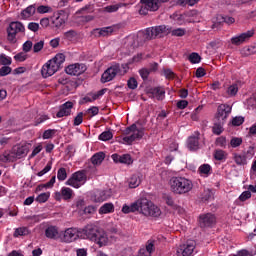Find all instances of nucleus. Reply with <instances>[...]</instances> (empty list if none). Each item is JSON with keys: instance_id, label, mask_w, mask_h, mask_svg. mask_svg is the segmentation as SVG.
<instances>
[{"instance_id": "nucleus-5", "label": "nucleus", "mask_w": 256, "mask_h": 256, "mask_svg": "<svg viewBox=\"0 0 256 256\" xmlns=\"http://www.w3.org/2000/svg\"><path fill=\"white\" fill-rule=\"evenodd\" d=\"M25 33V25L20 21L11 22L7 28V39L9 43H17V35Z\"/></svg>"}, {"instance_id": "nucleus-9", "label": "nucleus", "mask_w": 256, "mask_h": 256, "mask_svg": "<svg viewBox=\"0 0 256 256\" xmlns=\"http://www.w3.org/2000/svg\"><path fill=\"white\" fill-rule=\"evenodd\" d=\"M142 6L139 10L140 15H147L149 11H159V0H141Z\"/></svg>"}, {"instance_id": "nucleus-21", "label": "nucleus", "mask_w": 256, "mask_h": 256, "mask_svg": "<svg viewBox=\"0 0 256 256\" xmlns=\"http://www.w3.org/2000/svg\"><path fill=\"white\" fill-rule=\"evenodd\" d=\"M93 242L96 243V245H99V247H105L109 243V237L107 236V233L99 231Z\"/></svg>"}, {"instance_id": "nucleus-4", "label": "nucleus", "mask_w": 256, "mask_h": 256, "mask_svg": "<svg viewBox=\"0 0 256 256\" xmlns=\"http://www.w3.org/2000/svg\"><path fill=\"white\" fill-rule=\"evenodd\" d=\"M124 135L126 136L122 138V142L126 145H131L134 141L143 139L145 131L143 128L137 127V124H132L130 127L124 130Z\"/></svg>"}, {"instance_id": "nucleus-42", "label": "nucleus", "mask_w": 256, "mask_h": 256, "mask_svg": "<svg viewBox=\"0 0 256 256\" xmlns=\"http://www.w3.org/2000/svg\"><path fill=\"white\" fill-rule=\"evenodd\" d=\"M25 235H29V229L27 227L17 228L14 232V237H23Z\"/></svg>"}, {"instance_id": "nucleus-3", "label": "nucleus", "mask_w": 256, "mask_h": 256, "mask_svg": "<svg viewBox=\"0 0 256 256\" xmlns=\"http://www.w3.org/2000/svg\"><path fill=\"white\" fill-rule=\"evenodd\" d=\"M65 63V54L58 53L54 58L48 60L41 69L42 77L47 79V77H51L55 75L59 69H61V65Z\"/></svg>"}, {"instance_id": "nucleus-11", "label": "nucleus", "mask_w": 256, "mask_h": 256, "mask_svg": "<svg viewBox=\"0 0 256 256\" xmlns=\"http://www.w3.org/2000/svg\"><path fill=\"white\" fill-rule=\"evenodd\" d=\"M197 243L195 240H188L185 244L178 247L176 251L177 256H191L195 251Z\"/></svg>"}, {"instance_id": "nucleus-14", "label": "nucleus", "mask_w": 256, "mask_h": 256, "mask_svg": "<svg viewBox=\"0 0 256 256\" xmlns=\"http://www.w3.org/2000/svg\"><path fill=\"white\" fill-rule=\"evenodd\" d=\"M253 35H255V32L253 30H249L238 36L232 37L231 43L232 45H243V43H245V41H249Z\"/></svg>"}, {"instance_id": "nucleus-12", "label": "nucleus", "mask_w": 256, "mask_h": 256, "mask_svg": "<svg viewBox=\"0 0 256 256\" xmlns=\"http://www.w3.org/2000/svg\"><path fill=\"white\" fill-rule=\"evenodd\" d=\"M86 71L87 66L83 63L71 64L65 69L67 75H73L76 77H79V75H83V73H85Z\"/></svg>"}, {"instance_id": "nucleus-7", "label": "nucleus", "mask_w": 256, "mask_h": 256, "mask_svg": "<svg viewBox=\"0 0 256 256\" xmlns=\"http://www.w3.org/2000/svg\"><path fill=\"white\" fill-rule=\"evenodd\" d=\"M121 72V65L115 63L112 64L101 76L102 83H109V81H113L114 77H117Z\"/></svg>"}, {"instance_id": "nucleus-57", "label": "nucleus", "mask_w": 256, "mask_h": 256, "mask_svg": "<svg viewBox=\"0 0 256 256\" xmlns=\"http://www.w3.org/2000/svg\"><path fill=\"white\" fill-rule=\"evenodd\" d=\"M27 52H20L14 56L15 61L19 63H23V61H27Z\"/></svg>"}, {"instance_id": "nucleus-54", "label": "nucleus", "mask_w": 256, "mask_h": 256, "mask_svg": "<svg viewBox=\"0 0 256 256\" xmlns=\"http://www.w3.org/2000/svg\"><path fill=\"white\" fill-rule=\"evenodd\" d=\"M243 123H245V118L242 116H236L232 119V125L234 127H239L240 125H243Z\"/></svg>"}, {"instance_id": "nucleus-63", "label": "nucleus", "mask_w": 256, "mask_h": 256, "mask_svg": "<svg viewBox=\"0 0 256 256\" xmlns=\"http://www.w3.org/2000/svg\"><path fill=\"white\" fill-rule=\"evenodd\" d=\"M83 123V112H79L77 116L74 118L75 127L81 125Z\"/></svg>"}, {"instance_id": "nucleus-58", "label": "nucleus", "mask_w": 256, "mask_h": 256, "mask_svg": "<svg viewBox=\"0 0 256 256\" xmlns=\"http://www.w3.org/2000/svg\"><path fill=\"white\" fill-rule=\"evenodd\" d=\"M213 199V192L209 189L204 190L203 195H202V200L203 201H211Z\"/></svg>"}, {"instance_id": "nucleus-17", "label": "nucleus", "mask_w": 256, "mask_h": 256, "mask_svg": "<svg viewBox=\"0 0 256 256\" xmlns=\"http://www.w3.org/2000/svg\"><path fill=\"white\" fill-rule=\"evenodd\" d=\"M191 17V13H184V14H180V13H174L171 16V19H173V21H176L177 25H185V23H194L195 21H193V19H190Z\"/></svg>"}, {"instance_id": "nucleus-19", "label": "nucleus", "mask_w": 256, "mask_h": 256, "mask_svg": "<svg viewBox=\"0 0 256 256\" xmlns=\"http://www.w3.org/2000/svg\"><path fill=\"white\" fill-rule=\"evenodd\" d=\"M216 218L215 215L208 213V214H203L200 216V227H211V225H215Z\"/></svg>"}, {"instance_id": "nucleus-35", "label": "nucleus", "mask_w": 256, "mask_h": 256, "mask_svg": "<svg viewBox=\"0 0 256 256\" xmlns=\"http://www.w3.org/2000/svg\"><path fill=\"white\" fill-rule=\"evenodd\" d=\"M233 161L236 163V165H247V157L238 153L233 154Z\"/></svg>"}, {"instance_id": "nucleus-13", "label": "nucleus", "mask_w": 256, "mask_h": 256, "mask_svg": "<svg viewBox=\"0 0 256 256\" xmlns=\"http://www.w3.org/2000/svg\"><path fill=\"white\" fill-rule=\"evenodd\" d=\"M231 106L228 104H221L218 106L216 119L217 121H222L225 123V120L231 114Z\"/></svg>"}, {"instance_id": "nucleus-62", "label": "nucleus", "mask_w": 256, "mask_h": 256, "mask_svg": "<svg viewBox=\"0 0 256 256\" xmlns=\"http://www.w3.org/2000/svg\"><path fill=\"white\" fill-rule=\"evenodd\" d=\"M28 29H29V31H32L33 33H37V31H39V23H37V22L28 23Z\"/></svg>"}, {"instance_id": "nucleus-32", "label": "nucleus", "mask_w": 256, "mask_h": 256, "mask_svg": "<svg viewBox=\"0 0 256 256\" xmlns=\"http://www.w3.org/2000/svg\"><path fill=\"white\" fill-rule=\"evenodd\" d=\"M152 95L157 98L158 101H163V99H165V89L161 87L154 88Z\"/></svg>"}, {"instance_id": "nucleus-49", "label": "nucleus", "mask_w": 256, "mask_h": 256, "mask_svg": "<svg viewBox=\"0 0 256 256\" xmlns=\"http://www.w3.org/2000/svg\"><path fill=\"white\" fill-rule=\"evenodd\" d=\"M52 167H53V162L49 161L47 165L44 167V169L37 173V176L43 177V175H46V173H49V171H51Z\"/></svg>"}, {"instance_id": "nucleus-44", "label": "nucleus", "mask_w": 256, "mask_h": 256, "mask_svg": "<svg viewBox=\"0 0 256 256\" xmlns=\"http://www.w3.org/2000/svg\"><path fill=\"white\" fill-rule=\"evenodd\" d=\"M215 145L217 147H221L222 149H226L227 148V138L224 136L218 137L215 141Z\"/></svg>"}, {"instance_id": "nucleus-31", "label": "nucleus", "mask_w": 256, "mask_h": 256, "mask_svg": "<svg viewBox=\"0 0 256 256\" xmlns=\"http://www.w3.org/2000/svg\"><path fill=\"white\" fill-rule=\"evenodd\" d=\"M52 25L59 29V27L65 25V19L61 16V14H56L52 18Z\"/></svg>"}, {"instance_id": "nucleus-28", "label": "nucleus", "mask_w": 256, "mask_h": 256, "mask_svg": "<svg viewBox=\"0 0 256 256\" xmlns=\"http://www.w3.org/2000/svg\"><path fill=\"white\" fill-rule=\"evenodd\" d=\"M128 185L130 189H137L141 185V176L133 174L128 180Z\"/></svg>"}, {"instance_id": "nucleus-47", "label": "nucleus", "mask_w": 256, "mask_h": 256, "mask_svg": "<svg viewBox=\"0 0 256 256\" xmlns=\"http://www.w3.org/2000/svg\"><path fill=\"white\" fill-rule=\"evenodd\" d=\"M51 196V193L44 192L37 196L36 201L38 203H46V201L49 200V197Z\"/></svg>"}, {"instance_id": "nucleus-26", "label": "nucleus", "mask_w": 256, "mask_h": 256, "mask_svg": "<svg viewBox=\"0 0 256 256\" xmlns=\"http://www.w3.org/2000/svg\"><path fill=\"white\" fill-rule=\"evenodd\" d=\"M0 161L2 163H13L17 160L15 154H13V150H6L0 155Z\"/></svg>"}, {"instance_id": "nucleus-48", "label": "nucleus", "mask_w": 256, "mask_h": 256, "mask_svg": "<svg viewBox=\"0 0 256 256\" xmlns=\"http://www.w3.org/2000/svg\"><path fill=\"white\" fill-rule=\"evenodd\" d=\"M120 163L124 165H131V163H133V159L129 154H123L120 156Z\"/></svg>"}, {"instance_id": "nucleus-43", "label": "nucleus", "mask_w": 256, "mask_h": 256, "mask_svg": "<svg viewBox=\"0 0 256 256\" xmlns=\"http://www.w3.org/2000/svg\"><path fill=\"white\" fill-rule=\"evenodd\" d=\"M111 139H113L112 131H104L99 135L100 141H111Z\"/></svg>"}, {"instance_id": "nucleus-40", "label": "nucleus", "mask_w": 256, "mask_h": 256, "mask_svg": "<svg viewBox=\"0 0 256 256\" xmlns=\"http://www.w3.org/2000/svg\"><path fill=\"white\" fill-rule=\"evenodd\" d=\"M243 145V138L240 137H232L230 140V147L232 149H237V147H241Z\"/></svg>"}, {"instance_id": "nucleus-29", "label": "nucleus", "mask_w": 256, "mask_h": 256, "mask_svg": "<svg viewBox=\"0 0 256 256\" xmlns=\"http://www.w3.org/2000/svg\"><path fill=\"white\" fill-rule=\"evenodd\" d=\"M113 211H115L113 203H105L99 208V215H107L109 213H113Z\"/></svg>"}, {"instance_id": "nucleus-64", "label": "nucleus", "mask_w": 256, "mask_h": 256, "mask_svg": "<svg viewBox=\"0 0 256 256\" xmlns=\"http://www.w3.org/2000/svg\"><path fill=\"white\" fill-rule=\"evenodd\" d=\"M238 255H240V256H255V253L253 251L240 250V251H238Z\"/></svg>"}, {"instance_id": "nucleus-34", "label": "nucleus", "mask_w": 256, "mask_h": 256, "mask_svg": "<svg viewBox=\"0 0 256 256\" xmlns=\"http://www.w3.org/2000/svg\"><path fill=\"white\" fill-rule=\"evenodd\" d=\"M198 173L201 175V177H207L211 173V165L202 164L198 168Z\"/></svg>"}, {"instance_id": "nucleus-23", "label": "nucleus", "mask_w": 256, "mask_h": 256, "mask_svg": "<svg viewBox=\"0 0 256 256\" xmlns=\"http://www.w3.org/2000/svg\"><path fill=\"white\" fill-rule=\"evenodd\" d=\"M110 197H111V194L109 193V191L98 190L94 194V201L95 203H103V201H107V199H109Z\"/></svg>"}, {"instance_id": "nucleus-24", "label": "nucleus", "mask_w": 256, "mask_h": 256, "mask_svg": "<svg viewBox=\"0 0 256 256\" xmlns=\"http://www.w3.org/2000/svg\"><path fill=\"white\" fill-rule=\"evenodd\" d=\"M221 23H227L228 25H231L235 23V18L229 17V16L217 15L216 22L212 25V28L215 29V27H217V25H221Z\"/></svg>"}, {"instance_id": "nucleus-25", "label": "nucleus", "mask_w": 256, "mask_h": 256, "mask_svg": "<svg viewBox=\"0 0 256 256\" xmlns=\"http://www.w3.org/2000/svg\"><path fill=\"white\" fill-rule=\"evenodd\" d=\"M154 33L156 37H165V35L171 33V27L166 25L155 26Z\"/></svg>"}, {"instance_id": "nucleus-37", "label": "nucleus", "mask_w": 256, "mask_h": 256, "mask_svg": "<svg viewBox=\"0 0 256 256\" xmlns=\"http://www.w3.org/2000/svg\"><path fill=\"white\" fill-rule=\"evenodd\" d=\"M223 125H225V122L223 121L214 123V126L212 127V132L214 135H221V133H223Z\"/></svg>"}, {"instance_id": "nucleus-53", "label": "nucleus", "mask_w": 256, "mask_h": 256, "mask_svg": "<svg viewBox=\"0 0 256 256\" xmlns=\"http://www.w3.org/2000/svg\"><path fill=\"white\" fill-rule=\"evenodd\" d=\"M139 75L143 81H147V79H149V75H151V71L148 68H142L139 70Z\"/></svg>"}, {"instance_id": "nucleus-15", "label": "nucleus", "mask_w": 256, "mask_h": 256, "mask_svg": "<svg viewBox=\"0 0 256 256\" xmlns=\"http://www.w3.org/2000/svg\"><path fill=\"white\" fill-rule=\"evenodd\" d=\"M12 153L16 160L23 159V157H27V154L29 153V145H16L12 148Z\"/></svg>"}, {"instance_id": "nucleus-16", "label": "nucleus", "mask_w": 256, "mask_h": 256, "mask_svg": "<svg viewBox=\"0 0 256 256\" xmlns=\"http://www.w3.org/2000/svg\"><path fill=\"white\" fill-rule=\"evenodd\" d=\"M74 106L75 104L71 101L65 102L60 106L59 111L56 113V117H58V119H61V117H69Z\"/></svg>"}, {"instance_id": "nucleus-22", "label": "nucleus", "mask_w": 256, "mask_h": 256, "mask_svg": "<svg viewBox=\"0 0 256 256\" xmlns=\"http://www.w3.org/2000/svg\"><path fill=\"white\" fill-rule=\"evenodd\" d=\"M187 147L190 151H197L199 149V133L190 136L187 140Z\"/></svg>"}, {"instance_id": "nucleus-36", "label": "nucleus", "mask_w": 256, "mask_h": 256, "mask_svg": "<svg viewBox=\"0 0 256 256\" xmlns=\"http://www.w3.org/2000/svg\"><path fill=\"white\" fill-rule=\"evenodd\" d=\"M227 153L225 150L217 149L214 151V159L216 161H225L227 159Z\"/></svg>"}, {"instance_id": "nucleus-33", "label": "nucleus", "mask_w": 256, "mask_h": 256, "mask_svg": "<svg viewBox=\"0 0 256 256\" xmlns=\"http://www.w3.org/2000/svg\"><path fill=\"white\" fill-rule=\"evenodd\" d=\"M97 33L100 37H107L113 33L114 29L113 26L103 27L96 29Z\"/></svg>"}, {"instance_id": "nucleus-41", "label": "nucleus", "mask_w": 256, "mask_h": 256, "mask_svg": "<svg viewBox=\"0 0 256 256\" xmlns=\"http://www.w3.org/2000/svg\"><path fill=\"white\" fill-rule=\"evenodd\" d=\"M170 33L172 37H183L187 33V30L185 28L171 29Z\"/></svg>"}, {"instance_id": "nucleus-20", "label": "nucleus", "mask_w": 256, "mask_h": 256, "mask_svg": "<svg viewBox=\"0 0 256 256\" xmlns=\"http://www.w3.org/2000/svg\"><path fill=\"white\" fill-rule=\"evenodd\" d=\"M35 13H37V7H35V4L29 5L21 11L20 19H22V21H29V19H31Z\"/></svg>"}, {"instance_id": "nucleus-55", "label": "nucleus", "mask_w": 256, "mask_h": 256, "mask_svg": "<svg viewBox=\"0 0 256 256\" xmlns=\"http://www.w3.org/2000/svg\"><path fill=\"white\" fill-rule=\"evenodd\" d=\"M12 60L11 57L6 56L5 54L0 55V65H11Z\"/></svg>"}, {"instance_id": "nucleus-60", "label": "nucleus", "mask_w": 256, "mask_h": 256, "mask_svg": "<svg viewBox=\"0 0 256 256\" xmlns=\"http://www.w3.org/2000/svg\"><path fill=\"white\" fill-rule=\"evenodd\" d=\"M12 69L9 66H3L0 68V77H7L11 73Z\"/></svg>"}, {"instance_id": "nucleus-6", "label": "nucleus", "mask_w": 256, "mask_h": 256, "mask_svg": "<svg viewBox=\"0 0 256 256\" xmlns=\"http://www.w3.org/2000/svg\"><path fill=\"white\" fill-rule=\"evenodd\" d=\"M87 183V175L83 171H77L71 175V177L66 181V185L73 187L74 189H79Z\"/></svg>"}, {"instance_id": "nucleus-56", "label": "nucleus", "mask_w": 256, "mask_h": 256, "mask_svg": "<svg viewBox=\"0 0 256 256\" xmlns=\"http://www.w3.org/2000/svg\"><path fill=\"white\" fill-rule=\"evenodd\" d=\"M155 27L147 28L145 32V39H155Z\"/></svg>"}, {"instance_id": "nucleus-30", "label": "nucleus", "mask_w": 256, "mask_h": 256, "mask_svg": "<svg viewBox=\"0 0 256 256\" xmlns=\"http://www.w3.org/2000/svg\"><path fill=\"white\" fill-rule=\"evenodd\" d=\"M105 161V153L98 152L91 157V163L93 165H101Z\"/></svg>"}, {"instance_id": "nucleus-10", "label": "nucleus", "mask_w": 256, "mask_h": 256, "mask_svg": "<svg viewBox=\"0 0 256 256\" xmlns=\"http://www.w3.org/2000/svg\"><path fill=\"white\" fill-rule=\"evenodd\" d=\"M83 234H81V228H67L64 231L62 241L64 243H73V241H77V239H81Z\"/></svg>"}, {"instance_id": "nucleus-45", "label": "nucleus", "mask_w": 256, "mask_h": 256, "mask_svg": "<svg viewBox=\"0 0 256 256\" xmlns=\"http://www.w3.org/2000/svg\"><path fill=\"white\" fill-rule=\"evenodd\" d=\"M94 95V93H88L84 98H82L80 104L83 105L85 103H93V101H97Z\"/></svg>"}, {"instance_id": "nucleus-18", "label": "nucleus", "mask_w": 256, "mask_h": 256, "mask_svg": "<svg viewBox=\"0 0 256 256\" xmlns=\"http://www.w3.org/2000/svg\"><path fill=\"white\" fill-rule=\"evenodd\" d=\"M55 199L56 201H61V199L69 201L70 199H73V189L69 187H62L60 192L55 193Z\"/></svg>"}, {"instance_id": "nucleus-8", "label": "nucleus", "mask_w": 256, "mask_h": 256, "mask_svg": "<svg viewBox=\"0 0 256 256\" xmlns=\"http://www.w3.org/2000/svg\"><path fill=\"white\" fill-rule=\"evenodd\" d=\"M99 228L93 224H88L84 228H80L81 239H89V241H95L99 233Z\"/></svg>"}, {"instance_id": "nucleus-50", "label": "nucleus", "mask_w": 256, "mask_h": 256, "mask_svg": "<svg viewBox=\"0 0 256 256\" xmlns=\"http://www.w3.org/2000/svg\"><path fill=\"white\" fill-rule=\"evenodd\" d=\"M55 133H57L56 129L45 130L42 135V139H53V137L55 136Z\"/></svg>"}, {"instance_id": "nucleus-46", "label": "nucleus", "mask_w": 256, "mask_h": 256, "mask_svg": "<svg viewBox=\"0 0 256 256\" xmlns=\"http://www.w3.org/2000/svg\"><path fill=\"white\" fill-rule=\"evenodd\" d=\"M120 7H123V4L109 5L104 8V11H106V13H116V11H119Z\"/></svg>"}, {"instance_id": "nucleus-38", "label": "nucleus", "mask_w": 256, "mask_h": 256, "mask_svg": "<svg viewBox=\"0 0 256 256\" xmlns=\"http://www.w3.org/2000/svg\"><path fill=\"white\" fill-rule=\"evenodd\" d=\"M36 12L39 13V15H45V13H53V8L48 5H40L36 8Z\"/></svg>"}, {"instance_id": "nucleus-59", "label": "nucleus", "mask_w": 256, "mask_h": 256, "mask_svg": "<svg viewBox=\"0 0 256 256\" xmlns=\"http://www.w3.org/2000/svg\"><path fill=\"white\" fill-rule=\"evenodd\" d=\"M43 47H45V41L41 40V41L35 43L33 46L34 53H39V51H41L43 49Z\"/></svg>"}, {"instance_id": "nucleus-61", "label": "nucleus", "mask_w": 256, "mask_h": 256, "mask_svg": "<svg viewBox=\"0 0 256 256\" xmlns=\"http://www.w3.org/2000/svg\"><path fill=\"white\" fill-rule=\"evenodd\" d=\"M128 85V89H137L138 83H137V79L135 78H130L127 82Z\"/></svg>"}, {"instance_id": "nucleus-51", "label": "nucleus", "mask_w": 256, "mask_h": 256, "mask_svg": "<svg viewBox=\"0 0 256 256\" xmlns=\"http://www.w3.org/2000/svg\"><path fill=\"white\" fill-rule=\"evenodd\" d=\"M189 61L193 64L201 63V56L198 53L193 52L189 55Z\"/></svg>"}, {"instance_id": "nucleus-52", "label": "nucleus", "mask_w": 256, "mask_h": 256, "mask_svg": "<svg viewBox=\"0 0 256 256\" xmlns=\"http://www.w3.org/2000/svg\"><path fill=\"white\" fill-rule=\"evenodd\" d=\"M57 179L58 181H65L67 179V170L65 168L58 169Z\"/></svg>"}, {"instance_id": "nucleus-2", "label": "nucleus", "mask_w": 256, "mask_h": 256, "mask_svg": "<svg viewBox=\"0 0 256 256\" xmlns=\"http://www.w3.org/2000/svg\"><path fill=\"white\" fill-rule=\"evenodd\" d=\"M169 185L175 195H185L193 190V181L185 177H172Z\"/></svg>"}, {"instance_id": "nucleus-1", "label": "nucleus", "mask_w": 256, "mask_h": 256, "mask_svg": "<svg viewBox=\"0 0 256 256\" xmlns=\"http://www.w3.org/2000/svg\"><path fill=\"white\" fill-rule=\"evenodd\" d=\"M122 213L125 215L129 213H139L144 217H161V209L147 198H140L130 205L124 204L122 206Z\"/></svg>"}, {"instance_id": "nucleus-39", "label": "nucleus", "mask_w": 256, "mask_h": 256, "mask_svg": "<svg viewBox=\"0 0 256 256\" xmlns=\"http://www.w3.org/2000/svg\"><path fill=\"white\" fill-rule=\"evenodd\" d=\"M226 93H227L228 97H235V95H237V93H239V86L237 84L230 85L227 88Z\"/></svg>"}, {"instance_id": "nucleus-27", "label": "nucleus", "mask_w": 256, "mask_h": 256, "mask_svg": "<svg viewBox=\"0 0 256 256\" xmlns=\"http://www.w3.org/2000/svg\"><path fill=\"white\" fill-rule=\"evenodd\" d=\"M47 239H57L59 237V228L57 226H48L45 230Z\"/></svg>"}]
</instances>
